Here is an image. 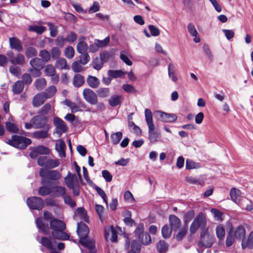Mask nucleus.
Returning a JSON list of instances; mask_svg holds the SVG:
<instances>
[{
    "instance_id": "64",
    "label": "nucleus",
    "mask_w": 253,
    "mask_h": 253,
    "mask_svg": "<svg viewBox=\"0 0 253 253\" xmlns=\"http://www.w3.org/2000/svg\"><path fill=\"white\" fill-rule=\"evenodd\" d=\"M77 35L74 32H70L66 38V41L69 43L75 42L77 39Z\"/></svg>"
},
{
    "instance_id": "15",
    "label": "nucleus",
    "mask_w": 253,
    "mask_h": 253,
    "mask_svg": "<svg viewBox=\"0 0 253 253\" xmlns=\"http://www.w3.org/2000/svg\"><path fill=\"white\" fill-rule=\"evenodd\" d=\"M169 219L170 227L173 231H177L181 226V221L176 215H169Z\"/></svg>"
},
{
    "instance_id": "6",
    "label": "nucleus",
    "mask_w": 253,
    "mask_h": 253,
    "mask_svg": "<svg viewBox=\"0 0 253 253\" xmlns=\"http://www.w3.org/2000/svg\"><path fill=\"white\" fill-rule=\"evenodd\" d=\"M214 237L207 232L203 230L201 233V238L199 244L206 248L211 247L214 242Z\"/></svg>"
},
{
    "instance_id": "50",
    "label": "nucleus",
    "mask_w": 253,
    "mask_h": 253,
    "mask_svg": "<svg viewBox=\"0 0 253 253\" xmlns=\"http://www.w3.org/2000/svg\"><path fill=\"white\" fill-rule=\"evenodd\" d=\"M80 54H81L79 56L80 63L83 65H86L90 60L89 54L87 52Z\"/></svg>"
},
{
    "instance_id": "54",
    "label": "nucleus",
    "mask_w": 253,
    "mask_h": 253,
    "mask_svg": "<svg viewBox=\"0 0 253 253\" xmlns=\"http://www.w3.org/2000/svg\"><path fill=\"white\" fill-rule=\"evenodd\" d=\"M65 56L68 59H72L75 55V50L71 46L67 47L64 50Z\"/></svg>"
},
{
    "instance_id": "47",
    "label": "nucleus",
    "mask_w": 253,
    "mask_h": 253,
    "mask_svg": "<svg viewBox=\"0 0 253 253\" xmlns=\"http://www.w3.org/2000/svg\"><path fill=\"white\" fill-rule=\"evenodd\" d=\"M41 244L49 250H52L54 247V245L51 241L46 237L42 238Z\"/></svg>"
},
{
    "instance_id": "58",
    "label": "nucleus",
    "mask_w": 253,
    "mask_h": 253,
    "mask_svg": "<svg viewBox=\"0 0 253 253\" xmlns=\"http://www.w3.org/2000/svg\"><path fill=\"white\" fill-rule=\"evenodd\" d=\"M200 167L199 163L194 162L191 160L187 159L186 161V169H197Z\"/></svg>"
},
{
    "instance_id": "46",
    "label": "nucleus",
    "mask_w": 253,
    "mask_h": 253,
    "mask_svg": "<svg viewBox=\"0 0 253 253\" xmlns=\"http://www.w3.org/2000/svg\"><path fill=\"white\" fill-rule=\"evenodd\" d=\"M44 73L46 76L49 77L56 73L55 67L51 64H47L44 67Z\"/></svg>"
},
{
    "instance_id": "39",
    "label": "nucleus",
    "mask_w": 253,
    "mask_h": 253,
    "mask_svg": "<svg viewBox=\"0 0 253 253\" xmlns=\"http://www.w3.org/2000/svg\"><path fill=\"white\" fill-rule=\"evenodd\" d=\"M39 56L42 58V61L45 63L48 62L51 58L50 53L45 49L40 51Z\"/></svg>"
},
{
    "instance_id": "31",
    "label": "nucleus",
    "mask_w": 253,
    "mask_h": 253,
    "mask_svg": "<svg viewBox=\"0 0 253 253\" xmlns=\"http://www.w3.org/2000/svg\"><path fill=\"white\" fill-rule=\"evenodd\" d=\"M52 192L57 197L64 196L66 194V189L61 186H55L53 187Z\"/></svg>"
},
{
    "instance_id": "59",
    "label": "nucleus",
    "mask_w": 253,
    "mask_h": 253,
    "mask_svg": "<svg viewBox=\"0 0 253 253\" xmlns=\"http://www.w3.org/2000/svg\"><path fill=\"white\" fill-rule=\"evenodd\" d=\"M35 149L39 155H46L49 152V149L44 146H39L36 147Z\"/></svg>"
},
{
    "instance_id": "52",
    "label": "nucleus",
    "mask_w": 253,
    "mask_h": 253,
    "mask_svg": "<svg viewBox=\"0 0 253 253\" xmlns=\"http://www.w3.org/2000/svg\"><path fill=\"white\" fill-rule=\"evenodd\" d=\"M144 227L143 224H139L137 226L135 230V235L138 239L141 238V236L145 233H144Z\"/></svg>"
},
{
    "instance_id": "55",
    "label": "nucleus",
    "mask_w": 253,
    "mask_h": 253,
    "mask_svg": "<svg viewBox=\"0 0 253 253\" xmlns=\"http://www.w3.org/2000/svg\"><path fill=\"white\" fill-rule=\"evenodd\" d=\"M50 53L53 59H57L61 55V50L57 47H53L50 50Z\"/></svg>"
},
{
    "instance_id": "42",
    "label": "nucleus",
    "mask_w": 253,
    "mask_h": 253,
    "mask_svg": "<svg viewBox=\"0 0 253 253\" xmlns=\"http://www.w3.org/2000/svg\"><path fill=\"white\" fill-rule=\"evenodd\" d=\"M56 88L54 85H51L46 89L45 92H42L47 98H51L56 92Z\"/></svg>"
},
{
    "instance_id": "7",
    "label": "nucleus",
    "mask_w": 253,
    "mask_h": 253,
    "mask_svg": "<svg viewBox=\"0 0 253 253\" xmlns=\"http://www.w3.org/2000/svg\"><path fill=\"white\" fill-rule=\"evenodd\" d=\"M27 203L30 209L41 210L43 207V201L41 198L32 197L27 199Z\"/></svg>"
},
{
    "instance_id": "45",
    "label": "nucleus",
    "mask_w": 253,
    "mask_h": 253,
    "mask_svg": "<svg viewBox=\"0 0 253 253\" xmlns=\"http://www.w3.org/2000/svg\"><path fill=\"white\" fill-rule=\"evenodd\" d=\"M55 66L60 70L66 69L67 66L66 60L64 58H59L56 62Z\"/></svg>"
},
{
    "instance_id": "34",
    "label": "nucleus",
    "mask_w": 253,
    "mask_h": 253,
    "mask_svg": "<svg viewBox=\"0 0 253 253\" xmlns=\"http://www.w3.org/2000/svg\"><path fill=\"white\" fill-rule=\"evenodd\" d=\"M168 247V244L164 241L161 240L157 244V249L159 253H166Z\"/></svg>"
},
{
    "instance_id": "5",
    "label": "nucleus",
    "mask_w": 253,
    "mask_h": 253,
    "mask_svg": "<svg viewBox=\"0 0 253 253\" xmlns=\"http://www.w3.org/2000/svg\"><path fill=\"white\" fill-rule=\"evenodd\" d=\"M207 224L206 217L203 213H200L194 220L190 227V232L194 234L199 228L204 229Z\"/></svg>"
},
{
    "instance_id": "12",
    "label": "nucleus",
    "mask_w": 253,
    "mask_h": 253,
    "mask_svg": "<svg viewBox=\"0 0 253 253\" xmlns=\"http://www.w3.org/2000/svg\"><path fill=\"white\" fill-rule=\"evenodd\" d=\"M89 229L87 226L83 222L78 223L77 232L80 239L86 238L89 233Z\"/></svg>"
},
{
    "instance_id": "26",
    "label": "nucleus",
    "mask_w": 253,
    "mask_h": 253,
    "mask_svg": "<svg viewBox=\"0 0 253 253\" xmlns=\"http://www.w3.org/2000/svg\"><path fill=\"white\" fill-rule=\"evenodd\" d=\"M10 62L13 64L23 65L25 63V57L23 54L19 53L15 57L10 59Z\"/></svg>"
},
{
    "instance_id": "61",
    "label": "nucleus",
    "mask_w": 253,
    "mask_h": 253,
    "mask_svg": "<svg viewBox=\"0 0 253 253\" xmlns=\"http://www.w3.org/2000/svg\"><path fill=\"white\" fill-rule=\"evenodd\" d=\"M6 127L9 131L16 133L18 131V128L17 126L13 123H12L9 122H7L5 123Z\"/></svg>"
},
{
    "instance_id": "35",
    "label": "nucleus",
    "mask_w": 253,
    "mask_h": 253,
    "mask_svg": "<svg viewBox=\"0 0 253 253\" xmlns=\"http://www.w3.org/2000/svg\"><path fill=\"white\" fill-rule=\"evenodd\" d=\"M84 83V79L80 74H76L73 78V84L75 87L81 86Z\"/></svg>"
},
{
    "instance_id": "27",
    "label": "nucleus",
    "mask_w": 253,
    "mask_h": 253,
    "mask_svg": "<svg viewBox=\"0 0 253 253\" xmlns=\"http://www.w3.org/2000/svg\"><path fill=\"white\" fill-rule=\"evenodd\" d=\"M24 89V83L21 81L16 82L12 85V91L14 94H19Z\"/></svg>"
},
{
    "instance_id": "17",
    "label": "nucleus",
    "mask_w": 253,
    "mask_h": 253,
    "mask_svg": "<svg viewBox=\"0 0 253 253\" xmlns=\"http://www.w3.org/2000/svg\"><path fill=\"white\" fill-rule=\"evenodd\" d=\"M9 45L11 49H15L17 51H21L23 47L20 41L16 37H12L9 39Z\"/></svg>"
},
{
    "instance_id": "3",
    "label": "nucleus",
    "mask_w": 253,
    "mask_h": 253,
    "mask_svg": "<svg viewBox=\"0 0 253 253\" xmlns=\"http://www.w3.org/2000/svg\"><path fill=\"white\" fill-rule=\"evenodd\" d=\"M39 174L42 177L41 183H48V180L58 181L61 177V174L56 170H48L42 168L40 170Z\"/></svg>"
},
{
    "instance_id": "41",
    "label": "nucleus",
    "mask_w": 253,
    "mask_h": 253,
    "mask_svg": "<svg viewBox=\"0 0 253 253\" xmlns=\"http://www.w3.org/2000/svg\"><path fill=\"white\" fill-rule=\"evenodd\" d=\"M123 137V133L121 132H117L112 133L111 135V139L113 144H117L119 143Z\"/></svg>"
},
{
    "instance_id": "14",
    "label": "nucleus",
    "mask_w": 253,
    "mask_h": 253,
    "mask_svg": "<svg viewBox=\"0 0 253 253\" xmlns=\"http://www.w3.org/2000/svg\"><path fill=\"white\" fill-rule=\"evenodd\" d=\"M65 183L68 188H73V186L78 183L77 176L75 174H71L68 172L67 176L64 178Z\"/></svg>"
},
{
    "instance_id": "16",
    "label": "nucleus",
    "mask_w": 253,
    "mask_h": 253,
    "mask_svg": "<svg viewBox=\"0 0 253 253\" xmlns=\"http://www.w3.org/2000/svg\"><path fill=\"white\" fill-rule=\"evenodd\" d=\"M79 242L88 249L89 253H95V243L93 240H86V238L80 239Z\"/></svg>"
},
{
    "instance_id": "8",
    "label": "nucleus",
    "mask_w": 253,
    "mask_h": 253,
    "mask_svg": "<svg viewBox=\"0 0 253 253\" xmlns=\"http://www.w3.org/2000/svg\"><path fill=\"white\" fill-rule=\"evenodd\" d=\"M156 117L160 118L162 122L167 123H173L177 120V116L174 114H169L161 111L154 112Z\"/></svg>"
},
{
    "instance_id": "60",
    "label": "nucleus",
    "mask_w": 253,
    "mask_h": 253,
    "mask_svg": "<svg viewBox=\"0 0 253 253\" xmlns=\"http://www.w3.org/2000/svg\"><path fill=\"white\" fill-rule=\"evenodd\" d=\"M98 96L102 98L106 97L110 94L109 89L108 88H101L97 91Z\"/></svg>"
},
{
    "instance_id": "62",
    "label": "nucleus",
    "mask_w": 253,
    "mask_h": 253,
    "mask_svg": "<svg viewBox=\"0 0 253 253\" xmlns=\"http://www.w3.org/2000/svg\"><path fill=\"white\" fill-rule=\"evenodd\" d=\"M139 240L145 245L149 244L151 242V237L148 233H145Z\"/></svg>"
},
{
    "instance_id": "56",
    "label": "nucleus",
    "mask_w": 253,
    "mask_h": 253,
    "mask_svg": "<svg viewBox=\"0 0 253 253\" xmlns=\"http://www.w3.org/2000/svg\"><path fill=\"white\" fill-rule=\"evenodd\" d=\"M25 54L28 58H31L37 55V51L35 47L30 46L27 48Z\"/></svg>"
},
{
    "instance_id": "18",
    "label": "nucleus",
    "mask_w": 253,
    "mask_h": 253,
    "mask_svg": "<svg viewBox=\"0 0 253 253\" xmlns=\"http://www.w3.org/2000/svg\"><path fill=\"white\" fill-rule=\"evenodd\" d=\"M85 37L83 36L79 39L77 45V50L79 53L86 52L88 48L87 44L85 42Z\"/></svg>"
},
{
    "instance_id": "63",
    "label": "nucleus",
    "mask_w": 253,
    "mask_h": 253,
    "mask_svg": "<svg viewBox=\"0 0 253 253\" xmlns=\"http://www.w3.org/2000/svg\"><path fill=\"white\" fill-rule=\"evenodd\" d=\"M234 241V236L231 230H230L227 235L226 239V245L227 247H230L232 245Z\"/></svg>"
},
{
    "instance_id": "32",
    "label": "nucleus",
    "mask_w": 253,
    "mask_h": 253,
    "mask_svg": "<svg viewBox=\"0 0 253 253\" xmlns=\"http://www.w3.org/2000/svg\"><path fill=\"white\" fill-rule=\"evenodd\" d=\"M88 85L93 88H97L99 84V80L95 77L89 76L87 79Z\"/></svg>"
},
{
    "instance_id": "23",
    "label": "nucleus",
    "mask_w": 253,
    "mask_h": 253,
    "mask_svg": "<svg viewBox=\"0 0 253 253\" xmlns=\"http://www.w3.org/2000/svg\"><path fill=\"white\" fill-rule=\"evenodd\" d=\"M176 66L173 63H170L168 65V75L169 78L174 82L177 81V77L175 75Z\"/></svg>"
},
{
    "instance_id": "44",
    "label": "nucleus",
    "mask_w": 253,
    "mask_h": 253,
    "mask_svg": "<svg viewBox=\"0 0 253 253\" xmlns=\"http://www.w3.org/2000/svg\"><path fill=\"white\" fill-rule=\"evenodd\" d=\"M59 164L60 162L58 160L48 158L46 168L48 169H54L57 167Z\"/></svg>"
},
{
    "instance_id": "51",
    "label": "nucleus",
    "mask_w": 253,
    "mask_h": 253,
    "mask_svg": "<svg viewBox=\"0 0 253 253\" xmlns=\"http://www.w3.org/2000/svg\"><path fill=\"white\" fill-rule=\"evenodd\" d=\"M124 75L121 70H112L108 71V75L113 78H117L122 77Z\"/></svg>"
},
{
    "instance_id": "40",
    "label": "nucleus",
    "mask_w": 253,
    "mask_h": 253,
    "mask_svg": "<svg viewBox=\"0 0 253 253\" xmlns=\"http://www.w3.org/2000/svg\"><path fill=\"white\" fill-rule=\"evenodd\" d=\"M48 136V129L36 131L33 133V137L35 138H45Z\"/></svg>"
},
{
    "instance_id": "30",
    "label": "nucleus",
    "mask_w": 253,
    "mask_h": 253,
    "mask_svg": "<svg viewBox=\"0 0 253 253\" xmlns=\"http://www.w3.org/2000/svg\"><path fill=\"white\" fill-rule=\"evenodd\" d=\"M63 103L65 105L70 108L72 113H76L81 111L79 106L70 100L66 99Z\"/></svg>"
},
{
    "instance_id": "11",
    "label": "nucleus",
    "mask_w": 253,
    "mask_h": 253,
    "mask_svg": "<svg viewBox=\"0 0 253 253\" xmlns=\"http://www.w3.org/2000/svg\"><path fill=\"white\" fill-rule=\"evenodd\" d=\"M53 123L56 126V132L61 135L63 133L66 132L68 129L65 123L60 118L55 117L53 119Z\"/></svg>"
},
{
    "instance_id": "10",
    "label": "nucleus",
    "mask_w": 253,
    "mask_h": 253,
    "mask_svg": "<svg viewBox=\"0 0 253 253\" xmlns=\"http://www.w3.org/2000/svg\"><path fill=\"white\" fill-rule=\"evenodd\" d=\"M83 96L84 99L88 103L94 105L97 102V96L96 94L89 88H85L83 90Z\"/></svg>"
},
{
    "instance_id": "36",
    "label": "nucleus",
    "mask_w": 253,
    "mask_h": 253,
    "mask_svg": "<svg viewBox=\"0 0 253 253\" xmlns=\"http://www.w3.org/2000/svg\"><path fill=\"white\" fill-rule=\"evenodd\" d=\"M77 213L80 217L86 222H89V217L87 215L86 211L84 208H78L77 210Z\"/></svg>"
},
{
    "instance_id": "33",
    "label": "nucleus",
    "mask_w": 253,
    "mask_h": 253,
    "mask_svg": "<svg viewBox=\"0 0 253 253\" xmlns=\"http://www.w3.org/2000/svg\"><path fill=\"white\" fill-rule=\"evenodd\" d=\"M34 85L38 90H42L46 85V81L44 78H40L35 81Z\"/></svg>"
},
{
    "instance_id": "4",
    "label": "nucleus",
    "mask_w": 253,
    "mask_h": 253,
    "mask_svg": "<svg viewBox=\"0 0 253 253\" xmlns=\"http://www.w3.org/2000/svg\"><path fill=\"white\" fill-rule=\"evenodd\" d=\"M6 143L14 147L24 149L31 144L32 141L30 138L24 136L13 135Z\"/></svg>"
},
{
    "instance_id": "22",
    "label": "nucleus",
    "mask_w": 253,
    "mask_h": 253,
    "mask_svg": "<svg viewBox=\"0 0 253 253\" xmlns=\"http://www.w3.org/2000/svg\"><path fill=\"white\" fill-rule=\"evenodd\" d=\"M46 99L45 94L43 93H38L34 97L33 104L35 107H39L44 103Z\"/></svg>"
},
{
    "instance_id": "53",
    "label": "nucleus",
    "mask_w": 253,
    "mask_h": 253,
    "mask_svg": "<svg viewBox=\"0 0 253 253\" xmlns=\"http://www.w3.org/2000/svg\"><path fill=\"white\" fill-rule=\"evenodd\" d=\"M188 230L187 226H184L181 228L176 235V239L177 241H181L186 235Z\"/></svg>"
},
{
    "instance_id": "19",
    "label": "nucleus",
    "mask_w": 253,
    "mask_h": 253,
    "mask_svg": "<svg viewBox=\"0 0 253 253\" xmlns=\"http://www.w3.org/2000/svg\"><path fill=\"white\" fill-rule=\"evenodd\" d=\"M105 61V54H101L100 55V58L96 57L93 60V68L96 70H100L103 66L104 62Z\"/></svg>"
},
{
    "instance_id": "37",
    "label": "nucleus",
    "mask_w": 253,
    "mask_h": 253,
    "mask_svg": "<svg viewBox=\"0 0 253 253\" xmlns=\"http://www.w3.org/2000/svg\"><path fill=\"white\" fill-rule=\"evenodd\" d=\"M28 30L30 31L34 32L41 35L46 30V28L42 26L34 25L30 26Z\"/></svg>"
},
{
    "instance_id": "25",
    "label": "nucleus",
    "mask_w": 253,
    "mask_h": 253,
    "mask_svg": "<svg viewBox=\"0 0 253 253\" xmlns=\"http://www.w3.org/2000/svg\"><path fill=\"white\" fill-rule=\"evenodd\" d=\"M123 99V97L121 95H113L109 100V104L112 107L117 106L121 104Z\"/></svg>"
},
{
    "instance_id": "21",
    "label": "nucleus",
    "mask_w": 253,
    "mask_h": 253,
    "mask_svg": "<svg viewBox=\"0 0 253 253\" xmlns=\"http://www.w3.org/2000/svg\"><path fill=\"white\" fill-rule=\"evenodd\" d=\"M187 29L190 35L194 38V41L196 43L199 42H200V38L194 25L191 23H189L187 26Z\"/></svg>"
},
{
    "instance_id": "2",
    "label": "nucleus",
    "mask_w": 253,
    "mask_h": 253,
    "mask_svg": "<svg viewBox=\"0 0 253 253\" xmlns=\"http://www.w3.org/2000/svg\"><path fill=\"white\" fill-rule=\"evenodd\" d=\"M144 114L145 121L148 127V139L150 143H156L160 136V133L155 130L152 113L149 109H146Z\"/></svg>"
},
{
    "instance_id": "57",
    "label": "nucleus",
    "mask_w": 253,
    "mask_h": 253,
    "mask_svg": "<svg viewBox=\"0 0 253 253\" xmlns=\"http://www.w3.org/2000/svg\"><path fill=\"white\" fill-rule=\"evenodd\" d=\"M171 230L167 225H165L162 229V236L164 238H169L171 235Z\"/></svg>"
},
{
    "instance_id": "24",
    "label": "nucleus",
    "mask_w": 253,
    "mask_h": 253,
    "mask_svg": "<svg viewBox=\"0 0 253 253\" xmlns=\"http://www.w3.org/2000/svg\"><path fill=\"white\" fill-rule=\"evenodd\" d=\"M65 148L66 144L64 141L62 139L58 140V142L56 144L55 148L61 157H65L66 156L65 152Z\"/></svg>"
},
{
    "instance_id": "48",
    "label": "nucleus",
    "mask_w": 253,
    "mask_h": 253,
    "mask_svg": "<svg viewBox=\"0 0 253 253\" xmlns=\"http://www.w3.org/2000/svg\"><path fill=\"white\" fill-rule=\"evenodd\" d=\"M30 64L32 68L42 69L43 68L41 60L39 58H35L31 60Z\"/></svg>"
},
{
    "instance_id": "9",
    "label": "nucleus",
    "mask_w": 253,
    "mask_h": 253,
    "mask_svg": "<svg viewBox=\"0 0 253 253\" xmlns=\"http://www.w3.org/2000/svg\"><path fill=\"white\" fill-rule=\"evenodd\" d=\"M46 122V118L40 115L36 116L31 119L33 127L35 128H40L45 126L47 129H49V126L45 124Z\"/></svg>"
},
{
    "instance_id": "20",
    "label": "nucleus",
    "mask_w": 253,
    "mask_h": 253,
    "mask_svg": "<svg viewBox=\"0 0 253 253\" xmlns=\"http://www.w3.org/2000/svg\"><path fill=\"white\" fill-rule=\"evenodd\" d=\"M230 195L232 200L236 204H239L242 198L240 191L236 188H232L230 190Z\"/></svg>"
},
{
    "instance_id": "43",
    "label": "nucleus",
    "mask_w": 253,
    "mask_h": 253,
    "mask_svg": "<svg viewBox=\"0 0 253 253\" xmlns=\"http://www.w3.org/2000/svg\"><path fill=\"white\" fill-rule=\"evenodd\" d=\"M42 217H39L36 220V224L37 227L41 229L43 233H45L48 230V225L43 222Z\"/></svg>"
},
{
    "instance_id": "1",
    "label": "nucleus",
    "mask_w": 253,
    "mask_h": 253,
    "mask_svg": "<svg viewBox=\"0 0 253 253\" xmlns=\"http://www.w3.org/2000/svg\"><path fill=\"white\" fill-rule=\"evenodd\" d=\"M50 228L53 230L52 236L56 239L67 240L69 239V235L64 230L66 229L65 223L61 220L54 218L50 222Z\"/></svg>"
},
{
    "instance_id": "49",
    "label": "nucleus",
    "mask_w": 253,
    "mask_h": 253,
    "mask_svg": "<svg viewBox=\"0 0 253 253\" xmlns=\"http://www.w3.org/2000/svg\"><path fill=\"white\" fill-rule=\"evenodd\" d=\"M216 233L217 237L219 240H222L225 236V230L223 226L218 225L216 228Z\"/></svg>"
},
{
    "instance_id": "38",
    "label": "nucleus",
    "mask_w": 253,
    "mask_h": 253,
    "mask_svg": "<svg viewBox=\"0 0 253 253\" xmlns=\"http://www.w3.org/2000/svg\"><path fill=\"white\" fill-rule=\"evenodd\" d=\"M185 180L187 182L190 184L200 185L202 186L204 185V181L202 179L197 178L193 176H187L185 178Z\"/></svg>"
},
{
    "instance_id": "28",
    "label": "nucleus",
    "mask_w": 253,
    "mask_h": 253,
    "mask_svg": "<svg viewBox=\"0 0 253 253\" xmlns=\"http://www.w3.org/2000/svg\"><path fill=\"white\" fill-rule=\"evenodd\" d=\"M246 235V230L244 227L241 225L239 226L235 232V236L239 240H244Z\"/></svg>"
},
{
    "instance_id": "13",
    "label": "nucleus",
    "mask_w": 253,
    "mask_h": 253,
    "mask_svg": "<svg viewBox=\"0 0 253 253\" xmlns=\"http://www.w3.org/2000/svg\"><path fill=\"white\" fill-rule=\"evenodd\" d=\"M105 237L106 240H110L112 242H116L118 240V234L113 226L105 229Z\"/></svg>"
},
{
    "instance_id": "29",
    "label": "nucleus",
    "mask_w": 253,
    "mask_h": 253,
    "mask_svg": "<svg viewBox=\"0 0 253 253\" xmlns=\"http://www.w3.org/2000/svg\"><path fill=\"white\" fill-rule=\"evenodd\" d=\"M242 247L243 249L247 248L249 249L253 248V231L250 233L246 241L244 240L242 241Z\"/></svg>"
}]
</instances>
